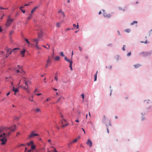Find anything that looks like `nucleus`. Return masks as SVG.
<instances>
[{
	"instance_id": "052dcab7",
	"label": "nucleus",
	"mask_w": 152,
	"mask_h": 152,
	"mask_svg": "<svg viewBox=\"0 0 152 152\" xmlns=\"http://www.w3.org/2000/svg\"><path fill=\"white\" fill-rule=\"evenodd\" d=\"M21 11L23 12V13H25V11L23 10H21Z\"/></svg>"
},
{
	"instance_id": "f3484780",
	"label": "nucleus",
	"mask_w": 152,
	"mask_h": 152,
	"mask_svg": "<svg viewBox=\"0 0 152 152\" xmlns=\"http://www.w3.org/2000/svg\"><path fill=\"white\" fill-rule=\"evenodd\" d=\"M77 141V139H75L73 141L70 142L68 144V145L69 146L70 145L72 144L73 143L76 142Z\"/></svg>"
},
{
	"instance_id": "4d7b16f0",
	"label": "nucleus",
	"mask_w": 152,
	"mask_h": 152,
	"mask_svg": "<svg viewBox=\"0 0 152 152\" xmlns=\"http://www.w3.org/2000/svg\"><path fill=\"white\" fill-rule=\"evenodd\" d=\"M2 29L1 28V27L0 26V32H2Z\"/></svg>"
},
{
	"instance_id": "5fc2aeb1",
	"label": "nucleus",
	"mask_w": 152,
	"mask_h": 152,
	"mask_svg": "<svg viewBox=\"0 0 152 152\" xmlns=\"http://www.w3.org/2000/svg\"><path fill=\"white\" fill-rule=\"evenodd\" d=\"M62 12H62L61 10H60V11H58V13H62Z\"/></svg>"
},
{
	"instance_id": "6ab92c4d",
	"label": "nucleus",
	"mask_w": 152,
	"mask_h": 152,
	"mask_svg": "<svg viewBox=\"0 0 152 152\" xmlns=\"http://www.w3.org/2000/svg\"><path fill=\"white\" fill-rule=\"evenodd\" d=\"M70 62L69 63H70V65L69 66V67L70 68V69L71 70H72V65L73 63L72 61H70Z\"/></svg>"
},
{
	"instance_id": "58836bf2",
	"label": "nucleus",
	"mask_w": 152,
	"mask_h": 152,
	"mask_svg": "<svg viewBox=\"0 0 152 152\" xmlns=\"http://www.w3.org/2000/svg\"><path fill=\"white\" fill-rule=\"evenodd\" d=\"M125 31L127 32H128V33H129V32L130 30L129 29H126L125 30Z\"/></svg>"
},
{
	"instance_id": "37998d69",
	"label": "nucleus",
	"mask_w": 152,
	"mask_h": 152,
	"mask_svg": "<svg viewBox=\"0 0 152 152\" xmlns=\"http://www.w3.org/2000/svg\"><path fill=\"white\" fill-rule=\"evenodd\" d=\"M131 55V52H129V53L127 54V56H130Z\"/></svg>"
},
{
	"instance_id": "a211bd4d",
	"label": "nucleus",
	"mask_w": 152,
	"mask_h": 152,
	"mask_svg": "<svg viewBox=\"0 0 152 152\" xmlns=\"http://www.w3.org/2000/svg\"><path fill=\"white\" fill-rule=\"evenodd\" d=\"M141 66V64H137L134 65V66L135 68H138L139 67Z\"/></svg>"
},
{
	"instance_id": "b1692460",
	"label": "nucleus",
	"mask_w": 152,
	"mask_h": 152,
	"mask_svg": "<svg viewBox=\"0 0 152 152\" xmlns=\"http://www.w3.org/2000/svg\"><path fill=\"white\" fill-rule=\"evenodd\" d=\"M73 27L76 28H78L79 27V26H78V23H77V25H76L75 24H73Z\"/></svg>"
},
{
	"instance_id": "f257e3e1",
	"label": "nucleus",
	"mask_w": 152,
	"mask_h": 152,
	"mask_svg": "<svg viewBox=\"0 0 152 152\" xmlns=\"http://www.w3.org/2000/svg\"><path fill=\"white\" fill-rule=\"evenodd\" d=\"M10 134V133L8 132L6 134L4 133L0 135V140L2 141L1 145L5 144L7 142V138L9 137Z\"/></svg>"
},
{
	"instance_id": "09e8293b",
	"label": "nucleus",
	"mask_w": 152,
	"mask_h": 152,
	"mask_svg": "<svg viewBox=\"0 0 152 152\" xmlns=\"http://www.w3.org/2000/svg\"><path fill=\"white\" fill-rule=\"evenodd\" d=\"M10 92L9 91L6 94L7 96H8L10 94Z\"/></svg>"
},
{
	"instance_id": "393cba45",
	"label": "nucleus",
	"mask_w": 152,
	"mask_h": 152,
	"mask_svg": "<svg viewBox=\"0 0 152 152\" xmlns=\"http://www.w3.org/2000/svg\"><path fill=\"white\" fill-rule=\"evenodd\" d=\"M28 145H33L34 144V142L33 141H31L29 142L28 143Z\"/></svg>"
},
{
	"instance_id": "6e6552de",
	"label": "nucleus",
	"mask_w": 152,
	"mask_h": 152,
	"mask_svg": "<svg viewBox=\"0 0 152 152\" xmlns=\"http://www.w3.org/2000/svg\"><path fill=\"white\" fill-rule=\"evenodd\" d=\"M8 130L9 129L11 132H14L15 129V125L13 126H10L7 128Z\"/></svg>"
},
{
	"instance_id": "39448f33",
	"label": "nucleus",
	"mask_w": 152,
	"mask_h": 152,
	"mask_svg": "<svg viewBox=\"0 0 152 152\" xmlns=\"http://www.w3.org/2000/svg\"><path fill=\"white\" fill-rule=\"evenodd\" d=\"M39 136V134H37L35 133L34 131L32 132L31 134L28 136V139H30L31 138L35 136Z\"/></svg>"
},
{
	"instance_id": "603ef678",
	"label": "nucleus",
	"mask_w": 152,
	"mask_h": 152,
	"mask_svg": "<svg viewBox=\"0 0 152 152\" xmlns=\"http://www.w3.org/2000/svg\"><path fill=\"white\" fill-rule=\"evenodd\" d=\"M81 96H82V98L83 99H84V95H83V94H82V95H81Z\"/></svg>"
},
{
	"instance_id": "f8f14e48",
	"label": "nucleus",
	"mask_w": 152,
	"mask_h": 152,
	"mask_svg": "<svg viewBox=\"0 0 152 152\" xmlns=\"http://www.w3.org/2000/svg\"><path fill=\"white\" fill-rule=\"evenodd\" d=\"M26 81V78L24 77H22L21 79L20 80V82L19 83V84L20 83V82H23V83H24L25 81Z\"/></svg>"
},
{
	"instance_id": "0eeeda50",
	"label": "nucleus",
	"mask_w": 152,
	"mask_h": 152,
	"mask_svg": "<svg viewBox=\"0 0 152 152\" xmlns=\"http://www.w3.org/2000/svg\"><path fill=\"white\" fill-rule=\"evenodd\" d=\"M7 130V128L6 127L2 126H0V133H1L2 132H5Z\"/></svg>"
},
{
	"instance_id": "cd10ccee",
	"label": "nucleus",
	"mask_w": 152,
	"mask_h": 152,
	"mask_svg": "<svg viewBox=\"0 0 152 152\" xmlns=\"http://www.w3.org/2000/svg\"><path fill=\"white\" fill-rule=\"evenodd\" d=\"M46 45L48 46V48H47V47H45L44 45H43L42 46L43 47H44L45 48H46L48 49H49V48L50 47V45L48 44H47Z\"/></svg>"
},
{
	"instance_id": "e433bc0d",
	"label": "nucleus",
	"mask_w": 152,
	"mask_h": 152,
	"mask_svg": "<svg viewBox=\"0 0 152 152\" xmlns=\"http://www.w3.org/2000/svg\"><path fill=\"white\" fill-rule=\"evenodd\" d=\"M35 47L38 49H41V48L39 47L38 45H35Z\"/></svg>"
},
{
	"instance_id": "de8ad7c7",
	"label": "nucleus",
	"mask_w": 152,
	"mask_h": 152,
	"mask_svg": "<svg viewBox=\"0 0 152 152\" xmlns=\"http://www.w3.org/2000/svg\"><path fill=\"white\" fill-rule=\"evenodd\" d=\"M79 48L80 50V51L82 50V49L80 47V46L79 47Z\"/></svg>"
},
{
	"instance_id": "bb28decb",
	"label": "nucleus",
	"mask_w": 152,
	"mask_h": 152,
	"mask_svg": "<svg viewBox=\"0 0 152 152\" xmlns=\"http://www.w3.org/2000/svg\"><path fill=\"white\" fill-rule=\"evenodd\" d=\"M31 148L32 150H34L35 149V145H34V144H33V145H31Z\"/></svg>"
},
{
	"instance_id": "c756f323",
	"label": "nucleus",
	"mask_w": 152,
	"mask_h": 152,
	"mask_svg": "<svg viewBox=\"0 0 152 152\" xmlns=\"http://www.w3.org/2000/svg\"><path fill=\"white\" fill-rule=\"evenodd\" d=\"M32 14H30V15L29 16L27 20H29L30 19L32 18Z\"/></svg>"
},
{
	"instance_id": "c85d7f7f",
	"label": "nucleus",
	"mask_w": 152,
	"mask_h": 152,
	"mask_svg": "<svg viewBox=\"0 0 152 152\" xmlns=\"http://www.w3.org/2000/svg\"><path fill=\"white\" fill-rule=\"evenodd\" d=\"M104 117L102 119V121H103V123H105V121L106 120V118L104 116Z\"/></svg>"
},
{
	"instance_id": "7c9ffc66",
	"label": "nucleus",
	"mask_w": 152,
	"mask_h": 152,
	"mask_svg": "<svg viewBox=\"0 0 152 152\" xmlns=\"http://www.w3.org/2000/svg\"><path fill=\"white\" fill-rule=\"evenodd\" d=\"M25 40L26 42L27 43V44L28 45H29L30 44V43L28 41V39H25Z\"/></svg>"
},
{
	"instance_id": "6e6d98bb",
	"label": "nucleus",
	"mask_w": 152,
	"mask_h": 152,
	"mask_svg": "<svg viewBox=\"0 0 152 152\" xmlns=\"http://www.w3.org/2000/svg\"><path fill=\"white\" fill-rule=\"evenodd\" d=\"M70 30V28H67V29H66L65 31H67L68 30Z\"/></svg>"
},
{
	"instance_id": "a878e982",
	"label": "nucleus",
	"mask_w": 152,
	"mask_h": 152,
	"mask_svg": "<svg viewBox=\"0 0 152 152\" xmlns=\"http://www.w3.org/2000/svg\"><path fill=\"white\" fill-rule=\"evenodd\" d=\"M55 59L56 61H58L60 60V57L59 56H56L55 58Z\"/></svg>"
},
{
	"instance_id": "79ce46f5",
	"label": "nucleus",
	"mask_w": 152,
	"mask_h": 152,
	"mask_svg": "<svg viewBox=\"0 0 152 152\" xmlns=\"http://www.w3.org/2000/svg\"><path fill=\"white\" fill-rule=\"evenodd\" d=\"M61 14L63 16V17L64 18L65 17V14H64V12H62V13H61Z\"/></svg>"
},
{
	"instance_id": "412c9836",
	"label": "nucleus",
	"mask_w": 152,
	"mask_h": 152,
	"mask_svg": "<svg viewBox=\"0 0 152 152\" xmlns=\"http://www.w3.org/2000/svg\"><path fill=\"white\" fill-rule=\"evenodd\" d=\"M38 7V6L34 8L31 11V13L32 14V13L34 12V11L37 9V8Z\"/></svg>"
},
{
	"instance_id": "dca6fc26",
	"label": "nucleus",
	"mask_w": 152,
	"mask_h": 152,
	"mask_svg": "<svg viewBox=\"0 0 152 152\" xmlns=\"http://www.w3.org/2000/svg\"><path fill=\"white\" fill-rule=\"evenodd\" d=\"M12 91H13L15 93H16V92H18L19 91V90L18 88H15L14 87H13Z\"/></svg>"
},
{
	"instance_id": "338daca9",
	"label": "nucleus",
	"mask_w": 152,
	"mask_h": 152,
	"mask_svg": "<svg viewBox=\"0 0 152 152\" xmlns=\"http://www.w3.org/2000/svg\"><path fill=\"white\" fill-rule=\"evenodd\" d=\"M31 150L30 149L28 151V152H31Z\"/></svg>"
},
{
	"instance_id": "5701e85b",
	"label": "nucleus",
	"mask_w": 152,
	"mask_h": 152,
	"mask_svg": "<svg viewBox=\"0 0 152 152\" xmlns=\"http://www.w3.org/2000/svg\"><path fill=\"white\" fill-rule=\"evenodd\" d=\"M64 59H65V60L66 61H67V62H69H69H70V61H72V60H71V59H70V60H69L68 59L66 58V57H64Z\"/></svg>"
},
{
	"instance_id": "4468645a",
	"label": "nucleus",
	"mask_w": 152,
	"mask_h": 152,
	"mask_svg": "<svg viewBox=\"0 0 152 152\" xmlns=\"http://www.w3.org/2000/svg\"><path fill=\"white\" fill-rule=\"evenodd\" d=\"M20 52H21V54L22 56V57H24V54H25V50H23L21 51H20Z\"/></svg>"
},
{
	"instance_id": "69168bd1",
	"label": "nucleus",
	"mask_w": 152,
	"mask_h": 152,
	"mask_svg": "<svg viewBox=\"0 0 152 152\" xmlns=\"http://www.w3.org/2000/svg\"><path fill=\"white\" fill-rule=\"evenodd\" d=\"M4 52H1V55H3V54H4Z\"/></svg>"
},
{
	"instance_id": "a19ab883",
	"label": "nucleus",
	"mask_w": 152,
	"mask_h": 152,
	"mask_svg": "<svg viewBox=\"0 0 152 152\" xmlns=\"http://www.w3.org/2000/svg\"><path fill=\"white\" fill-rule=\"evenodd\" d=\"M54 79L56 80V81H57L58 79V78L57 76H56L55 77Z\"/></svg>"
},
{
	"instance_id": "680f3d73",
	"label": "nucleus",
	"mask_w": 152,
	"mask_h": 152,
	"mask_svg": "<svg viewBox=\"0 0 152 152\" xmlns=\"http://www.w3.org/2000/svg\"><path fill=\"white\" fill-rule=\"evenodd\" d=\"M29 5V4H26L25 5V6H28Z\"/></svg>"
},
{
	"instance_id": "72a5a7b5",
	"label": "nucleus",
	"mask_w": 152,
	"mask_h": 152,
	"mask_svg": "<svg viewBox=\"0 0 152 152\" xmlns=\"http://www.w3.org/2000/svg\"><path fill=\"white\" fill-rule=\"evenodd\" d=\"M20 49L19 48H15L12 50V51L15 52V50H18Z\"/></svg>"
},
{
	"instance_id": "20e7f679",
	"label": "nucleus",
	"mask_w": 152,
	"mask_h": 152,
	"mask_svg": "<svg viewBox=\"0 0 152 152\" xmlns=\"http://www.w3.org/2000/svg\"><path fill=\"white\" fill-rule=\"evenodd\" d=\"M52 59L50 56H49L48 57V59L46 61V64L45 66L46 68H47L48 66L50 65Z\"/></svg>"
},
{
	"instance_id": "13d9d810",
	"label": "nucleus",
	"mask_w": 152,
	"mask_h": 152,
	"mask_svg": "<svg viewBox=\"0 0 152 152\" xmlns=\"http://www.w3.org/2000/svg\"><path fill=\"white\" fill-rule=\"evenodd\" d=\"M16 72L17 73H20V70H16Z\"/></svg>"
},
{
	"instance_id": "2f4dec72",
	"label": "nucleus",
	"mask_w": 152,
	"mask_h": 152,
	"mask_svg": "<svg viewBox=\"0 0 152 152\" xmlns=\"http://www.w3.org/2000/svg\"><path fill=\"white\" fill-rule=\"evenodd\" d=\"M35 111L37 112H38L40 111V110L39 108H37L35 110Z\"/></svg>"
},
{
	"instance_id": "9b49d317",
	"label": "nucleus",
	"mask_w": 152,
	"mask_h": 152,
	"mask_svg": "<svg viewBox=\"0 0 152 152\" xmlns=\"http://www.w3.org/2000/svg\"><path fill=\"white\" fill-rule=\"evenodd\" d=\"M86 144L88 145L90 147H91L92 146V142L89 140H88L87 142H86Z\"/></svg>"
},
{
	"instance_id": "1a4fd4ad",
	"label": "nucleus",
	"mask_w": 152,
	"mask_h": 152,
	"mask_svg": "<svg viewBox=\"0 0 152 152\" xmlns=\"http://www.w3.org/2000/svg\"><path fill=\"white\" fill-rule=\"evenodd\" d=\"M21 87L24 90L26 91L28 93H29V87L26 88L24 86H21Z\"/></svg>"
},
{
	"instance_id": "aec40b11",
	"label": "nucleus",
	"mask_w": 152,
	"mask_h": 152,
	"mask_svg": "<svg viewBox=\"0 0 152 152\" xmlns=\"http://www.w3.org/2000/svg\"><path fill=\"white\" fill-rule=\"evenodd\" d=\"M18 67L20 69V73L21 74L24 73V72L23 70L20 69L21 66H20L19 65H18Z\"/></svg>"
},
{
	"instance_id": "ddd939ff",
	"label": "nucleus",
	"mask_w": 152,
	"mask_h": 152,
	"mask_svg": "<svg viewBox=\"0 0 152 152\" xmlns=\"http://www.w3.org/2000/svg\"><path fill=\"white\" fill-rule=\"evenodd\" d=\"M33 40L34 42H35V44H36L35 45H38V41L39 40H40L38 39H34Z\"/></svg>"
},
{
	"instance_id": "bf43d9fd",
	"label": "nucleus",
	"mask_w": 152,
	"mask_h": 152,
	"mask_svg": "<svg viewBox=\"0 0 152 152\" xmlns=\"http://www.w3.org/2000/svg\"><path fill=\"white\" fill-rule=\"evenodd\" d=\"M35 94L37 95L38 96H39L40 95H41L42 94L41 93H39V94Z\"/></svg>"
},
{
	"instance_id": "423d86ee",
	"label": "nucleus",
	"mask_w": 152,
	"mask_h": 152,
	"mask_svg": "<svg viewBox=\"0 0 152 152\" xmlns=\"http://www.w3.org/2000/svg\"><path fill=\"white\" fill-rule=\"evenodd\" d=\"M7 52L6 57L7 58L9 55L11 54L12 53V50L10 48H7L6 49Z\"/></svg>"
},
{
	"instance_id": "c03bdc74",
	"label": "nucleus",
	"mask_w": 152,
	"mask_h": 152,
	"mask_svg": "<svg viewBox=\"0 0 152 152\" xmlns=\"http://www.w3.org/2000/svg\"><path fill=\"white\" fill-rule=\"evenodd\" d=\"M66 120L64 119H63L61 122L62 124H63L64 122H66Z\"/></svg>"
},
{
	"instance_id": "f03ea898",
	"label": "nucleus",
	"mask_w": 152,
	"mask_h": 152,
	"mask_svg": "<svg viewBox=\"0 0 152 152\" xmlns=\"http://www.w3.org/2000/svg\"><path fill=\"white\" fill-rule=\"evenodd\" d=\"M36 30L38 31V39L40 40H42V39L43 37V32L42 31L41 27L39 26H37Z\"/></svg>"
},
{
	"instance_id": "ea45409f",
	"label": "nucleus",
	"mask_w": 152,
	"mask_h": 152,
	"mask_svg": "<svg viewBox=\"0 0 152 152\" xmlns=\"http://www.w3.org/2000/svg\"><path fill=\"white\" fill-rule=\"evenodd\" d=\"M94 81H96V79H97V75H94Z\"/></svg>"
},
{
	"instance_id": "49530a36",
	"label": "nucleus",
	"mask_w": 152,
	"mask_h": 152,
	"mask_svg": "<svg viewBox=\"0 0 152 152\" xmlns=\"http://www.w3.org/2000/svg\"><path fill=\"white\" fill-rule=\"evenodd\" d=\"M19 118L18 117H15L14 118V119L15 120H18L19 119Z\"/></svg>"
},
{
	"instance_id": "3c124183",
	"label": "nucleus",
	"mask_w": 152,
	"mask_h": 152,
	"mask_svg": "<svg viewBox=\"0 0 152 152\" xmlns=\"http://www.w3.org/2000/svg\"><path fill=\"white\" fill-rule=\"evenodd\" d=\"M0 9L1 10H4L5 9V8L0 7Z\"/></svg>"
},
{
	"instance_id": "7ed1b4c3",
	"label": "nucleus",
	"mask_w": 152,
	"mask_h": 152,
	"mask_svg": "<svg viewBox=\"0 0 152 152\" xmlns=\"http://www.w3.org/2000/svg\"><path fill=\"white\" fill-rule=\"evenodd\" d=\"M14 20L11 18V16H9L8 17V18L7 20V22L6 24V26L7 27L9 26L10 24Z\"/></svg>"
},
{
	"instance_id": "4c0bfd02",
	"label": "nucleus",
	"mask_w": 152,
	"mask_h": 152,
	"mask_svg": "<svg viewBox=\"0 0 152 152\" xmlns=\"http://www.w3.org/2000/svg\"><path fill=\"white\" fill-rule=\"evenodd\" d=\"M28 82L26 81H25L24 83H25V84L26 86L27 87H28Z\"/></svg>"
},
{
	"instance_id": "e2e57ef3",
	"label": "nucleus",
	"mask_w": 152,
	"mask_h": 152,
	"mask_svg": "<svg viewBox=\"0 0 152 152\" xmlns=\"http://www.w3.org/2000/svg\"><path fill=\"white\" fill-rule=\"evenodd\" d=\"M23 7H20V8H20V10H22V8H23Z\"/></svg>"
},
{
	"instance_id": "774afa93",
	"label": "nucleus",
	"mask_w": 152,
	"mask_h": 152,
	"mask_svg": "<svg viewBox=\"0 0 152 152\" xmlns=\"http://www.w3.org/2000/svg\"><path fill=\"white\" fill-rule=\"evenodd\" d=\"M53 90H54L55 91H56L57 90V89H55V88H53Z\"/></svg>"
},
{
	"instance_id": "473e14b6",
	"label": "nucleus",
	"mask_w": 152,
	"mask_h": 152,
	"mask_svg": "<svg viewBox=\"0 0 152 152\" xmlns=\"http://www.w3.org/2000/svg\"><path fill=\"white\" fill-rule=\"evenodd\" d=\"M137 23V21H134L133 22L131 23V25H133L134 23Z\"/></svg>"
},
{
	"instance_id": "8fccbe9b",
	"label": "nucleus",
	"mask_w": 152,
	"mask_h": 152,
	"mask_svg": "<svg viewBox=\"0 0 152 152\" xmlns=\"http://www.w3.org/2000/svg\"><path fill=\"white\" fill-rule=\"evenodd\" d=\"M13 33H14L13 31H12L11 32H10V34L11 35V34H13Z\"/></svg>"
},
{
	"instance_id": "864d4df0",
	"label": "nucleus",
	"mask_w": 152,
	"mask_h": 152,
	"mask_svg": "<svg viewBox=\"0 0 152 152\" xmlns=\"http://www.w3.org/2000/svg\"><path fill=\"white\" fill-rule=\"evenodd\" d=\"M125 45H124L123 46V48H122V50H123L124 51L125 50V48H124V47H125Z\"/></svg>"
},
{
	"instance_id": "f704fd0d",
	"label": "nucleus",
	"mask_w": 152,
	"mask_h": 152,
	"mask_svg": "<svg viewBox=\"0 0 152 152\" xmlns=\"http://www.w3.org/2000/svg\"><path fill=\"white\" fill-rule=\"evenodd\" d=\"M68 124H64V125H62V126H61V127H62V128H64L66 126H68Z\"/></svg>"
},
{
	"instance_id": "4be33fe9",
	"label": "nucleus",
	"mask_w": 152,
	"mask_h": 152,
	"mask_svg": "<svg viewBox=\"0 0 152 152\" xmlns=\"http://www.w3.org/2000/svg\"><path fill=\"white\" fill-rule=\"evenodd\" d=\"M64 97H62V96H61V97H60L57 100V102H56V103H58V102L60 101V100H63L64 99Z\"/></svg>"
},
{
	"instance_id": "2eb2a0df",
	"label": "nucleus",
	"mask_w": 152,
	"mask_h": 152,
	"mask_svg": "<svg viewBox=\"0 0 152 152\" xmlns=\"http://www.w3.org/2000/svg\"><path fill=\"white\" fill-rule=\"evenodd\" d=\"M62 21H61V22L60 23H56V27L58 28H60L61 27V25L62 22Z\"/></svg>"
},
{
	"instance_id": "0e129e2a",
	"label": "nucleus",
	"mask_w": 152,
	"mask_h": 152,
	"mask_svg": "<svg viewBox=\"0 0 152 152\" xmlns=\"http://www.w3.org/2000/svg\"><path fill=\"white\" fill-rule=\"evenodd\" d=\"M54 152H57V151L56 150L55 148H54Z\"/></svg>"
},
{
	"instance_id": "c9c22d12",
	"label": "nucleus",
	"mask_w": 152,
	"mask_h": 152,
	"mask_svg": "<svg viewBox=\"0 0 152 152\" xmlns=\"http://www.w3.org/2000/svg\"><path fill=\"white\" fill-rule=\"evenodd\" d=\"M60 54L62 57H64V55L63 52H61L60 53Z\"/></svg>"
},
{
	"instance_id": "9d476101",
	"label": "nucleus",
	"mask_w": 152,
	"mask_h": 152,
	"mask_svg": "<svg viewBox=\"0 0 152 152\" xmlns=\"http://www.w3.org/2000/svg\"><path fill=\"white\" fill-rule=\"evenodd\" d=\"M103 16L104 17H107L108 18H109L111 17V15L110 14H107L106 13L104 12L103 13Z\"/></svg>"
},
{
	"instance_id": "a18cd8bd",
	"label": "nucleus",
	"mask_w": 152,
	"mask_h": 152,
	"mask_svg": "<svg viewBox=\"0 0 152 152\" xmlns=\"http://www.w3.org/2000/svg\"><path fill=\"white\" fill-rule=\"evenodd\" d=\"M51 99L50 98H48L46 99V101H48L50 100Z\"/></svg>"
}]
</instances>
